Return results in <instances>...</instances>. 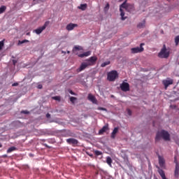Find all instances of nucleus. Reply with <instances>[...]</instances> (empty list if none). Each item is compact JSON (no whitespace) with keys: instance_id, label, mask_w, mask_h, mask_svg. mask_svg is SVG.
Listing matches in <instances>:
<instances>
[{"instance_id":"12","label":"nucleus","mask_w":179,"mask_h":179,"mask_svg":"<svg viewBox=\"0 0 179 179\" xmlns=\"http://www.w3.org/2000/svg\"><path fill=\"white\" fill-rule=\"evenodd\" d=\"M75 27H78V24L70 23L66 25V29L69 31H71V30H73Z\"/></svg>"},{"instance_id":"41","label":"nucleus","mask_w":179,"mask_h":179,"mask_svg":"<svg viewBox=\"0 0 179 179\" xmlns=\"http://www.w3.org/2000/svg\"><path fill=\"white\" fill-rule=\"evenodd\" d=\"M43 146H45V148H48V149H50V146H48V145H47V144H43Z\"/></svg>"},{"instance_id":"37","label":"nucleus","mask_w":179,"mask_h":179,"mask_svg":"<svg viewBox=\"0 0 179 179\" xmlns=\"http://www.w3.org/2000/svg\"><path fill=\"white\" fill-rule=\"evenodd\" d=\"M46 117L51 118V115L50 113L46 114Z\"/></svg>"},{"instance_id":"26","label":"nucleus","mask_w":179,"mask_h":179,"mask_svg":"<svg viewBox=\"0 0 179 179\" xmlns=\"http://www.w3.org/2000/svg\"><path fill=\"white\" fill-rule=\"evenodd\" d=\"M5 10H6V6H2L1 7H0V15L3 13Z\"/></svg>"},{"instance_id":"13","label":"nucleus","mask_w":179,"mask_h":179,"mask_svg":"<svg viewBox=\"0 0 179 179\" xmlns=\"http://www.w3.org/2000/svg\"><path fill=\"white\" fill-rule=\"evenodd\" d=\"M87 61V64H90V66L94 65L96 64V61H97V57L94 56L91 57Z\"/></svg>"},{"instance_id":"33","label":"nucleus","mask_w":179,"mask_h":179,"mask_svg":"<svg viewBox=\"0 0 179 179\" xmlns=\"http://www.w3.org/2000/svg\"><path fill=\"white\" fill-rule=\"evenodd\" d=\"M3 45H4L3 41H0V51L3 48Z\"/></svg>"},{"instance_id":"47","label":"nucleus","mask_w":179,"mask_h":179,"mask_svg":"<svg viewBox=\"0 0 179 179\" xmlns=\"http://www.w3.org/2000/svg\"><path fill=\"white\" fill-rule=\"evenodd\" d=\"M0 148H2V144H0Z\"/></svg>"},{"instance_id":"35","label":"nucleus","mask_w":179,"mask_h":179,"mask_svg":"<svg viewBox=\"0 0 179 179\" xmlns=\"http://www.w3.org/2000/svg\"><path fill=\"white\" fill-rule=\"evenodd\" d=\"M21 114H30V112L29 110H22Z\"/></svg>"},{"instance_id":"10","label":"nucleus","mask_w":179,"mask_h":179,"mask_svg":"<svg viewBox=\"0 0 179 179\" xmlns=\"http://www.w3.org/2000/svg\"><path fill=\"white\" fill-rule=\"evenodd\" d=\"M173 80H164L162 81V83L164 85V86L165 87V90H167V88L169 87V86H170V85H173Z\"/></svg>"},{"instance_id":"27","label":"nucleus","mask_w":179,"mask_h":179,"mask_svg":"<svg viewBox=\"0 0 179 179\" xmlns=\"http://www.w3.org/2000/svg\"><path fill=\"white\" fill-rule=\"evenodd\" d=\"M16 150V148L15 147H10L7 150V153H11V152H13Z\"/></svg>"},{"instance_id":"43","label":"nucleus","mask_w":179,"mask_h":179,"mask_svg":"<svg viewBox=\"0 0 179 179\" xmlns=\"http://www.w3.org/2000/svg\"><path fill=\"white\" fill-rule=\"evenodd\" d=\"M90 157H93V154H88Z\"/></svg>"},{"instance_id":"8","label":"nucleus","mask_w":179,"mask_h":179,"mask_svg":"<svg viewBox=\"0 0 179 179\" xmlns=\"http://www.w3.org/2000/svg\"><path fill=\"white\" fill-rule=\"evenodd\" d=\"M48 24V22H46L44 24L43 26L40 27L39 28L35 29V33H36L37 34H41V33H43V30H45V29H46Z\"/></svg>"},{"instance_id":"1","label":"nucleus","mask_w":179,"mask_h":179,"mask_svg":"<svg viewBox=\"0 0 179 179\" xmlns=\"http://www.w3.org/2000/svg\"><path fill=\"white\" fill-rule=\"evenodd\" d=\"M122 9H125V10H127V12H132V11H134V5L127 3V1H124L122 4L120 5V11L121 19L122 20H125V19H127V17H124L125 13H124V10H122Z\"/></svg>"},{"instance_id":"38","label":"nucleus","mask_w":179,"mask_h":179,"mask_svg":"<svg viewBox=\"0 0 179 179\" xmlns=\"http://www.w3.org/2000/svg\"><path fill=\"white\" fill-rule=\"evenodd\" d=\"M17 63V61H16L15 59L13 60V65H16Z\"/></svg>"},{"instance_id":"15","label":"nucleus","mask_w":179,"mask_h":179,"mask_svg":"<svg viewBox=\"0 0 179 179\" xmlns=\"http://www.w3.org/2000/svg\"><path fill=\"white\" fill-rule=\"evenodd\" d=\"M88 100H90L92 103H96L97 100H96V97L92 94H88Z\"/></svg>"},{"instance_id":"29","label":"nucleus","mask_w":179,"mask_h":179,"mask_svg":"<svg viewBox=\"0 0 179 179\" xmlns=\"http://www.w3.org/2000/svg\"><path fill=\"white\" fill-rule=\"evenodd\" d=\"M52 99L56 101H61V96H53Z\"/></svg>"},{"instance_id":"3","label":"nucleus","mask_w":179,"mask_h":179,"mask_svg":"<svg viewBox=\"0 0 179 179\" xmlns=\"http://www.w3.org/2000/svg\"><path fill=\"white\" fill-rule=\"evenodd\" d=\"M159 58H169L170 57V49L166 48L164 45L161 51L158 53Z\"/></svg>"},{"instance_id":"40","label":"nucleus","mask_w":179,"mask_h":179,"mask_svg":"<svg viewBox=\"0 0 179 179\" xmlns=\"http://www.w3.org/2000/svg\"><path fill=\"white\" fill-rule=\"evenodd\" d=\"M19 85V83H15L12 85V86H18Z\"/></svg>"},{"instance_id":"21","label":"nucleus","mask_w":179,"mask_h":179,"mask_svg":"<svg viewBox=\"0 0 179 179\" xmlns=\"http://www.w3.org/2000/svg\"><path fill=\"white\" fill-rule=\"evenodd\" d=\"M117 132H118V128L115 127L111 134V138H115V135L117 134Z\"/></svg>"},{"instance_id":"18","label":"nucleus","mask_w":179,"mask_h":179,"mask_svg":"<svg viewBox=\"0 0 179 179\" xmlns=\"http://www.w3.org/2000/svg\"><path fill=\"white\" fill-rule=\"evenodd\" d=\"M107 129H108V125H105L102 127V129H101L99 131V134L100 135H101V134H104V132H106V131H107Z\"/></svg>"},{"instance_id":"36","label":"nucleus","mask_w":179,"mask_h":179,"mask_svg":"<svg viewBox=\"0 0 179 179\" xmlns=\"http://www.w3.org/2000/svg\"><path fill=\"white\" fill-rule=\"evenodd\" d=\"M127 111L129 115H132V111L131 110V109H127Z\"/></svg>"},{"instance_id":"22","label":"nucleus","mask_w":179,"mask_h":179,"mask_svg":"<svg viewBox=\"0 0 179 179\" xmlns=\"http://www.w3.org/2000/svg\"><path fill=\"white\" fill-rule=\"evenodd\" d=\"M82 50V47L80 46H75L73 49V52L76 54V51H80Z\"/></svg>"},{"instance_id":"17","label":"nucleus","mask_w":179,"mask_h":179,"mask_svg":"<svg viewBox=\"0 0 179 179\" xmlns=\"http://www.w3.org/2000/svg\"><path fill=\"white\" fill-rule=\"evenodd\" d=\"M158 173L162 179H167V178H166V173H164V171L162 169H159Z\"/></svg>"},{"instance_id":"2","label":"nucleus","mask_w":179,"mask_h":179,"mask_svg":"<svg viewBox=\"0 0 179 179\" xmlns=\"http://www.w3.org/2000/svg\"><path fill=\"white\" fill-rule=\"evenodd\" d=\"M163 138L164 141H170V134L168 131L165 130H162L161 131H157L155 141L157 142L159 139Z\"/></svg>"},{"instance_id":"48","label":"nucleus","mask_w":179,"mask_h":179,"mask_svg":"<svg viewBox=\"0 0 179 179\" xmlns=\"http://www.w3.org/2000/svg\"><path fill=\"white\" fill-rule=\"evenodd\" d=\"M169 2L171 1V0H167Z\"/></svg>"},{"instance_id":"24","label":"nucleus","mask_w":179,"mask_h":179,"mask_svg":"<svg viewBox=\"0 0 179 179\" xmlns=\"http://www.w3.org/2000/svg\"><path fill=\"white\" fill-rule=\"evenodd\" d=\"M29 40L25 39L23 41H18L17 45H21V44H24V43H29Z\"/></svg>"},{"instance_id":"11","label":"nucleus","mask_w":179,"mask_h":179,"mask_svg":"<svg viewBox=\"0 0 179 179\" xmlns=\"http://www.w3.org/2000/svg\"><path fill=\"white\" fill-rule=\"evenodd\" d=\"M67 143L69 145H73V146H75V145H78L79 143V141L75 138H68L66 139Z\"/></svg>"},{"instance_id":"5","label":"nucleus","mask_w":179,"mask_h":179,"mask_svg":"<svg viewBox=\"0 0 179 179\" xmlns=\"http://www.w3.org/2000/svg\"><path fill=\"white\" fill-rule=\"evenodd\" d=\"M143 45H145V43H141L140 47L132 48L131 49V54H138V52H143V51L144 50Z\"/></svg>"},{"instance_id":"44","label":"nucleus","mask_w":179,"mask_h":179,"mask_svg":"<svg viewBox=\"0 0 179 179\" xmlns=\"http://www.w3.org/2000/svg\"><path fill=\"white\" fill-rule=\"evenodd\" d=\"M27 36H30V32L27 33Z\"/></svg>"},{"instance_id":"30","label":"nucleus","mask_w":179,"mask_h":179,"mask_svg":"<svg viewBox=\"0 0 179 179\" xmlns=\"http://www.w3.org/2000/svg\"><path fill=\"white\" fill-rule=\"evenodd\" d=\"M94 153L96 156H101V155H103V152H101V151L99 150H95Z\"/></svg>"},{"instance_id":"45","label":"nucleus","mask_w":179,"mask_h":179,"mask_svg":"<svg viewBox=\"0 0 179 179\" xmlns=\"http://www.w3.org/2000/svg\"><path fill=\"white\" fill-rule=\"evenodd\" d=\"M62 54H66V52L62 51Z\"/></svg>"},{"instance_id":"19","label":"nucleus","mask_w":179,"mask_h":179,"mask_svg":"<svg viewBox=\"0 0 179 179\" xmlns=\"http://www.w3.org/2000/svg\"><path fill=\"white\" fill-rule=\"evenodd\" d=\"M78 9H80V10H86L87 9V4L84 3V4H80L78 7Z\"/></svg>"},{"instance_id":"39","label":"nucleus","mask_w":179,"mask_h":179,"mask_svg":"<svg viewBox=\"0 0 179 179\" xmlns=\"http://www.w3.org/2000/svg\"><path fill=\"white\" fill-rule=\"evenodd\" d=\"M37 87L38 89H43V85H38Z\"/></svg>"},{"instance_id":"9","label":"nucleus","mask_w":179,"mask_h":179,"mask_svg":"<svg viewBox=\"0 0 179 179\" xmlns=\"http://www.w3.org/2000/svg\"><path fill=\"white\" fill-rule=\"evenodd\" d=\"M174 162L176 163V168H175V172H174V176L176 178H178L179 176V164L178 162H177V158L175 157Z\"/></svg>"},{"instance_id":"31","label":"nucleus","mask_w":179,"mask_h":179,"mask_svg":"<svg viewBox=\"0 0 179 179\" xmlns=\"http://www.w3.org/2000/svg\"><path fill=\"white\" fill-rule=\"evenodd\" d=\"M178 43H179V35L177 36L175 38V44H176V45H178Z\"/></svg>"},{"instance_id":"23","label":"nucleus","mask_w":179,"mask_h":179,"mask_svg":"<svg viewBox=\"0 0 179 179\" xmlns=\"http://www.w3.org/2000/svg\"><path fill=\"white\" fill-rule=\"evenodd\" d=\"M106 163L107 164H108V166H111V164L113 163V159L110 157H107Z\"/></svg>"},{"instance_id":"42","label":"nucleus","mask_w":179,"mask_h":179,"mask_svg":"<svg viewBox=\"0 0 179 179\" xmlns=\"http://www.w3.org/2000/svg\"><path fill=\"white\" fill-rule=\"evenodd\" d=\"M70 94H75V92H73V91H70Z\"/></svg>"},{"instance_id":"25","label":"nucleus","mask_w":179,"mask_h":179,"mask_svg":"<svg viewBox=\"0 0 179 179\" xmlns=\"http://www.w3.org/2000/svg\"><path fill=\"white\" fill-rule=\"evenodd\" d=\"M111 62L110 61L105 62L101 64V68H104L105 66H107V65H110Z\"/></svg>"},{"instance_id":"14","label":"nucleus","mask_w":179,"mask_h":179,"mask_svg":"<svg viewBox=\"0 0 179 179\" xmlns=\"http://www.w3.org/2000/svg\"><path fill=\"white\" fill-rule=\"evenodd\" d=\"M158 158H159V164L160 167H163L164 166V163H166L164 158H163V157L160 155L158 156Z\"/></svg>"},{"instance_id":"46","label":"nucleus","mask_w":179,"mask_h":179,"mask_svg":"<svg viewBox=\"0 0 179 179\" xmlns=\"http://www.w3.org/2000/svg\"><path fill=\"white\" fill-rule=\"evenodd\" d=\"M71 53V52L70 51H67V54H70Z\"/></svg>"},{"instance_id":"34","label":"nucleus","mask_w":179,"mask_h":179,"mask_svg":"<svg viewBox=\"0 0 179 179\" xmlns=\"http://www.w3.org/2000/svg\"><path fill=\"white\" fill-rule=\"evenodd\" d=\"M98 110L101 111H107V108H103V107H98Z\"/></svg>"},{"instance_id":"20","label":"nucleus","mask_w":179,"mask_h":179,"mask_svg":"<svg viewBox=\"0 0 179 179\" xmlns=\"http://www.w3.org/2000/svg\"><path fill=\"white\" fill-rule=\"evenodd\" d=\"M145 24H146V21L143 20L142 22H140L137 27H138V29H143V27H145Z\"/></svg>"},{"instance_id":"28","label":"nucleus","mask_w":179,"mask_h":179,"mask_svg":"<svg viewBox=\"0 0 179 179\" xmlns=\"http://www.w3.org/2000/svg\"><path fill=\"white\" fill-rule=\"evenodd\" d=\"M108 9H110V4L107 3L106 6L103 8V10L104 12H108Z\"/></svg>"},{"instance_id":"6","label":"nucleus","mask_w":179,"mask_h":179,"mask_svg":"<svg viewBox=\"0 0 179 179\" xmlns=\"http://www.w3.org/2000/svg\"><path fill=\"white\" fill-rule=\"evenodd\" d=\"M120 89L122 92H129V84L128 83L123 82L120 85Z\"/></svg>"},{"instance_id":"7","label":"nucleus","mask_w":179,"mask_h":179,"mask_svg":"<svg viewBox=\"0 0 179 179\" xmlns=\"http://www.w3.org/2000/svg\"><path fill=\"white\" fill-rule=\"evenodd\" d=\"M87 66H90V64L87 62H83L80 66V68L77 69V72H82V71H85L87 68Z\"/></svg>"},{"instance_id":"32","label":"nucleus","mask_w":179,"mask_h":179,"mask_svg":"<svg viewBox=\"0 0 179 179\" xmlns=\"http://www.w3.org/2000/svg\"><path fill=\"white\" fill-rule=\"evenodd\" d=\"M75 100H76V97H75V96H71V97H70V101H71V103H72L73 104L75 103Z\"/></svg>"},{"instance_id":"16","label":"nucleus","mask_w":179,"mask_h":179,"mask_svg":"<svg viewBox=\"0 0 179 179\" xmlns=\"http://www.w3.org/2000/svg\"><path fill=\"white\" fill-rule=\"evenodd\" d=\"M90 54H92V52L90 51H87V52H85L83 54L78 55V57L80 58H83L84 57H89V55H90Z\"/></svg>"},{"instance_id":"4","label":"nucleus","mask_w":179,"mask_h":179,"mask_svg":"<svg viewBox=\"0 0 179 179\" xmlns=\"http://www.w3.org/2000/svg\"><path fill=\"white\" fill-rule=\"evenodd\" d=\"M118 78V72L117 71H111L108 73L107 79L109 82H114Z\"/></svg>"},{"instance_id":"49","label":"nucleus","mask_w":179,"mask_h":179,"mask_svg":"<svg viewBox=\"0 0 179 179\" xmlns=\"http://www.w3.org/2000/svg\"><path fill=\"white\" fill-rule=\"evenodd\" d=\"M119 1H120V2L122 1V0H119Z\"/></svg>"}]
</instances>
